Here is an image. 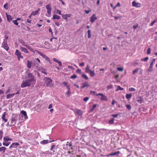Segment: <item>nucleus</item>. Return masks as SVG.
I'll list each match as a JSON object with an SVG mask.
<instances>
[{"label": "nucleus", "mask_w": 157, "mask_h": 157, "mask_svg": "<svg viewBox=\"0 0 157 157\" xmlns=\"http://www.w3.org/2000/svg\"><path fill=\"white\" fill-rule=\"evenodd\" d=\"M56 13H58L59 14L62 15V14H61V12L59 10H56Z\"/></svg>", "instance_id": "bf43d9fd"}, {"label": "nucleus", "mask_w": 157, "mask_h": 157, "mask_svg": "<svg viewBox=\"0 0 157 157\" xmlns=\"http://www.w3.org/2000/svg\"><path fill=\"white\" fill-rule=\"evenodd\" d=\"M19 41L21 43V44H22L23 45L25 46L26 47V46H27L26 44L25 43L24 41L21 39H20L19 40Z\"/></svg>", "instance_id": "bb28decb"}, {"label": "nucleus", "mask_w": 157, "mask_h": 157, "mask_svg": "<svg viewBox=\"0 0 157 157\" xmlns=\"http://www.w3.org/2000/svg\"><path fill=\"white\" fill-rule=\"evenodd\" d=\"M90 75L91 77H94L95 75V74L94 71H91L90 73Z\"/></svg>", "instance_id": "c85d7f7f"}, {"label": "nucleus", "mask_w": 157, "mask_h": 157, "mask_svg": "<svg viewBox=\"0 0 157 157\" xmlns=\"http://www.w3.org/2000/svg\"><path fill=\"white\" fill-rule=\"evenodd\" d=\"M21 54V53L18 50H17V49L16 50V52H15V54L17 56H19V55Z\"/></svg>", "instance_id": "72a5a7b5"}, {"label": "nucleus", "mask_w": 157, "mask_h": 157, "mask_svg": "<svg viewBox=\"0 0 157 157\" xmlns=\"http://www.w3.org/2000/svg\"><path fill=\"white\" fill-rule=\"evenodd\" d=\"M119 114L120 113L117 114H113L111 115V116L113 117L114 118H116L117 117Z\"/></svg>", "instance_id": "c03bdc74"}, {"label": "nucleus", "mask_w": 157, "mask_h": 157, "mask_svg": "<svg viewBox=\"0 0 157 157\" xmlns=\"http://www.w3.org/2000/svg\"><path fill=\"white\" fill-rule=\"evenodd\" d=\"M76 113L79 116L81 115L82 114V112L80 110L77 109H76Z\"/></svg>", "instance_id": "f3484780"}, {"label": "nucleus", "mask_w": 157, "mask_h": 157, "mask_svg": "<svg viewBox=\"0 0 157 157\" xmlns=\"http://www.w3.org/2000/svg\"><path fill=\"white\" fill-rule=\"evenodd\" d=\"M19 145V144L17 143V142H14L9 147V149H11L12 148H15L17 147V146H18Z\"/></svg>", "instance_id": "423d86ee"}, {"label": "nucleus", "mask_w": 157, "mask_h": 157, "mask_svg": "<svg viewBox=\"0 0 157 157\" xmlns=\"http://www.w3.org/2000/svg\"><path fill=\"white\" fill-rule=\"evenodd\" d=\"M129 90L130 91H134L136 90L133 87H131L129 89Z\"/></svg>", "instance_id": "de8ad7c7"}, {"label": "nucleus", "mask_w": 157, "mask_h": 157, "mask_svg": "<svg viewBox=\"0 0 157 157\" xmlns=\"http://www.w3.org/2000/svg\"><path fill=\"white\" fill-rule=\"evenodd\" d=\"M46 8L47 9V13L49 15L51 14V11L52 10V7L50 4H48L46 6Z\"/></svg>", "instance_id": "20e7f679"}, {"label": "nucleus", "mask_w": 157, "mask_h": 157, "mask_svg": "<svg viewBox=\"0 0 157 157\" xmlns=\"http://www.w3.org/2000/svg\"><path fill=\"white\" fill-rule=\"evenodd\" d=\"M97 105V104L94 105L92 106V108L90 110V112H93L94 110V109L96 107Z\"/></svg>", "instance_id": "2f4dec72"}, {"label": "nucleus", "mask_w": 157, "mask_h": 157, "mask_svg": "<svg viewBox=\"0 0 157 157\" xmlns=\"http://www.w3.org/2000/svg\"><path fill=\"white\" fill-rule=\"evenodd\" d=\"M157 21V20H154L153 21H152L150 25V26H153L154 24Z\"/></svg>", "instance_id": "a18cd8bd"}, {"label": "nucleus", "mask_w": 157, "mask_h": 157, "mask_svg": "<svg viewBox=\"0 0 157 157\" xmlns=\"http://www.w3.org/2000/svg\"><path fill=\"white\" fill-rule=\"evenodd\" d=\"M82 78H84L85 80H88L89 78L85 74H82L81 75Z\"/></svg>", "instance_id": "393cba45"}, {"label": "nucleus", "mask_w": 157, "mask_h": 157, "mask_svg": "<svg viewBox=\"0 0 157 157\" xmlns=\"http://www.w3.org/2000/svg\"><path fill=\"white\" fill-rule=\"evenodd\" d=\"M59 64V66L60 67H61L62 66V64L61 62L59 60V61L57 63Z\"/></svg>", "instance_id": "6e6d98bb"}, {"label": "nucleus", "mask_w": 157, "mask_h": 157, "mask_svg": "<svg viewBox=\"0 0 157 157\" xmlns=\"http://www.w3.org/2000/svg\"><path fill=\"white\" fill-rule=\"evenodd\" d=\"M45 59L46 60H47L48 61H49L50 63H51V62H50V59H49V58L47 56H46V57L45 56Z\"/></svg>", "instance_id": "69168bd1"}, {"label": "nucleus", "mask_w": 157, "mask_h": 157, "mask_svg": "<svg viewBox=\"0 0 157 157\" xmlns=\"http://www.w3.org/2000/svg\"><path fill=\"white\" fill-rule=\"evenodd\" d=\"M153 63H152V62H151L150 66L148 70V71L149 72H151V71L153 70Z\"/></svg>", "instance_id": "aec40b11"}, {"label": "nucleus", "mask_w": 157, "mask_h": 157, "mask_svg": "<svg viewBox=\"0 0 157 157\" xmlns=\"http://www.w3.org/2000/svg\"><path fill=\"white\" fill-rule=\"evenodd\" d=\"M89 99V98L88 97H86L84 98L83 101H86L87 100H88Z\"/></svg>", "instance_id": "4d7b16f0"}, {"label": "nucleus", "mask_w": 157, "mask_h": 157, "mask_svg": "<svg viewBox=\"0 0 157 157\" xmlns=\"http://www.w3.org/2000/svg\"><path fill=\"white\" fill-rule=\"evenodd\" d=\"M137 101L139 103L141 104L143 101V99L141 97H140V99L137 100Z\"/></svg>", "instance_id": "7c9ffc66"}, {"label": "nucleus", "mask_w": 157, "mask_h": 157, "mask_svg": "<svg viewBox=\"0 0 157 157\" xmlns=\"http://www.w3.org/2000/svg\"><path fill=\"white\" fill-rule=\"evenodd\" d=\"M52 152H50L49 154L50 155H53L55 154V153L56 152V151H55V149L53 150Z\"/></svg>", "instance_id": "79ce46f5"}, {"label": "nucleus", "mask_w": 157, "mask_h": 157, "mask_svg": "<svg viewBox=\"0 0 157 157\" xmlns=\"http://www.w3.org/2000/svg\"><path fill=\"white\" fill-rule=\"evenodd\" d=\"M53 60L54 61H55L56 62H57V63L59 61V60H58V59H56V58H53Z\"/></svg>", "instance_id": "774afa93"}, {"label": "nucleus", "mask_w": 157, "mask_h": 157, "mask_svg": "<svg viewBox=\"0 0 157 157\" xmlns=\"http://www.w3.org/2000/svg\"><path fill=\"white\" fill-rule=\"evenodd\" d=\"M11 123L12 124L13 123V124L10 125V126H11L12 125L14 126L16 124L15 122L17 121V118L15 116L14 117H12L11 119Z\"/></svg>", "instance_id": "0eeeda50"}, {"label": "nucleus", "mask_w": 157, "mask_h": 157, "mask_svg": "<svg viewBox=\"0 0 157 157\" xmlns=\"http://www.w3.org/2000/svg\"><path fill=\"white\" fill-rule=\"evenodd\" d=\"M10 143L9 142H5L4 141L2 143V144L3 145H4V146L7 147L9 145Z\"/></svg>", "instance_id": "cd10ccee"}, {"label": "nucleus", "mask_w": 157, "mask_h": 157, "mask_svg": "<svg viewBox=\"0 0 157 157\" xmlns=\"http://www.w3.org/2000/svg\"><path fill=\"white\" fill-rule=\"evenodd\" d=\"M120 152L119 151H118L116 152H115L113 153H111L110 154H109L108 155V156H112V155H117L118 156V155L120 154Z\"/></svg>", "instance_id": "9b49d317"}, {"label": "nucleus", "mask_w": 157, "mask_h": 157, "mask_svg": "<svg viewBox=\"0 0 157 157\" xmlns=\"http://www.w3.org/2000/svg\"><path fill=\"white\" fill-rule=\"evenodd\" d=\"M17 21L16 20H14L13 21V22L16 25H17L18 27H20V26H18V23Z\"/></svg>", "instance_id": "49530a36"}, {"label": "nucleus", "mask_w": 157, "mask_h": 157, "mask_svg": "<svg viewBox=\"0 0 157 157\" xmlns=\"http://www.w3.org/2000/svg\"><path fill=\"white\" fill-rule=\"evenodd\" d=\"M5 116L4 115H2V118L3 121H4L5 122H6L7 121V119H5Z\"/></svg>", "instance_id": "58836bf2"}, {"label": "nucleus", "mask_w": 157, "mask_h": 157, "mask_svg": "<svg viewBox=\"0 0 157 157\" xmlns=\"http://www.w3.org/2000/svg\"><path fill=\"white\" fill-rule=\"evenodd\" d=\"M44 80L46 82V86H52V81L48 77H45Z\"/></svg>", "instance_id": "f03ea898"}, {"label": "nucleus", "mask_w": 157, "mask_h": 157, "mask_svg": "<svg viewBox=\"0 0 157 157\" xmlns=\"http://www.w3.org/2000/svg\"><path fill=\"white\" fill-rule=\"evenodd\" d=\"M132 96L131 94H127L126 95V98L127 99H129Z\"/></svg>", "instance_id": "473e14b6"}, {"label": "nucleus", "mask_w": 157, "mask_h": 157, "mask_svg": "<svg viewBox=\"0 0 157 157\" xmlns=\"http://www.w3.org/2000/svg\"><path fill=\"white\" fill-rule=\"evenodd\" d=\"M21 113L24 116V118L25 119H26L28 118V117L27 115L26 112L24 110H22L21 111Z\"/></svg>", "instance_id": "ddd939ff"}, {"label": "nucleus", "mask_w": 157, "mask_h": 157, "mask_svg": "<svg viewBox=\"0 0 157 157\" xmlns=\"http://www.w3.org/2000/svg\"><path fill=\"white\" fill-rule=\"evenodd\" d=\"M55 141L54 140H44L42 141H41L40 142V144L42 145H44L45 144H47L51 143L52 142H54Z\"/></svg>", "instance_id": "39448f33"}, {"label": "nucleus", "mask_w": 157, "mask_h": 157, "mask_svg": "<svg viewBox=\"0 0 157 157\" xmlns=\"http://www.w3.org/2000/svg\"><path fill=\"white\" fill-rule=\"evenodd\" d=\"M91 11L90 10H85V12L87 13L88 14L90 13V12Z\"/></svg>", "instance_id": "338daca9"}, {"label": "nucleus", "mask_w": 157, "mask_h": 157, "mask_svg": "<svg viewBox=\"0 0 157 157\" xmlns=\"http://www.w3.org/2000/svg\"><path fill=\"white\" fill-rule=\"evenodd\" d=\"M3 134V132L2 130H0V140L2 139V138Z\"/></svg>", "instance_id": "ea45409f"}, {"label": "nucleus", "mask_w": 157, "mask_h": 157, "mask_svg": "<svg viewBox=\"0 0 157 157\" xmlns=\"http://www.w3.org/2000/svg\"><path fill=\"white\" fill-rule=\"evenodd\" d=\"M132 6L133 7H140L141 6V4L134 1L132 2Z\"/></svg>", "instance_id": "6e6552de"}, {"label": "nucleus", "mask_w": 157, "mask_h": 157, "mask_svg": "<svg viewBox=\"0 0 157 157\" xmlns=\"http://www.w3.org/2000/svg\"><path fill=\"white\" fill-rule=\"evenodd\" d=\"M32 62L29 60H28L27 61V67L29 68H31L32 66Z\"/></svg>", "instance_id": "5701e85b"}, {"label": "nucleus", "mask_w": 157, "mask_h": 157, "mask_svg": "<svg viewBox=\"0 0 157 157\" xmlns=\"http://www.w3.org/2000/svg\"><path fill=\"white\" fill-rule=\"evenodd\" d=\"M126 106L127 109L128 110H130L131 109L132 107L130 105H126Z\"/></svg>", "instance_id": "a19ab883"}, {"label": "nucleus", "mask_w": 157, "mask_h": 157, "mask_svg": "<svg viewBox=\"0 0 157 157\" xmlns=\"http://www.w3.org/2000/svg\"><path fill=\"white\" fill-rule=\"evenodd\" d=\"M26 47L28 49L31 51L32 52H33L34 53L35 52L33 49L32 48H31V47L27 45L26 46Z\"/></svg>", "instance_id": "c756f323"}, {"label": "nucleus", "mask_w": 157, "mask_h": 157, "mask_svg": "<svg viewBox=\"0 0 157 157\" xmlns=\"http://www.w3.org/2000/svg\"><path fill=\"white\" fill-rule=\"evenodd\" d=\"M90 68L89 67L88 65H87V67H86V72L87 73H90V72L91 71Z\"/></svg>", "instance_id": "4be33fe9"}, {"label": "nucleus", "mask_w": 157, "mask_h": 157, "mask_svg": "<svg viewBox=\"0 0 157 157\" xmlns=\"http://www.w3.org/2000/svg\"><path fill=\"white\" fill-rule=\"evenodd\" d=\"M66 94H67V95H68V97H69L71 94L70 91H69V90H68L67 92H66Z\"/></svg>", "instance_id": "0e129e2a"}, {"label": "nucleus", "mask_w": 157, "mask_h": 157, "mask_svg": "<svg viewBox=\"0 0 157 157\" xmlns=\"http://www.w3.org/2000/svg\"><path fill=\"white\" fill-rule=\"evenodd\" d=\"M62 17H63V18L64 19H65L66 20H67V17L66 15H63V14H62Z\"/></svg>", "instance_id": "603ef678"}, {"label": "nucleus", "mask_w": 157, "mask_h": 157, "mask_svg": "<svg viewBox=\"0 0 157 157\" xmlns=\"http://www.w3.org/2000/svg\"><path fill=\"white\" fill-rule=\"evenodd\" d=\"M52 18L53 19H57V20H59L60 18V17L56 14H54Z\"/></svg>", "instance_id": "412c9836"}, {"label": "nucleus", "mask_w": 157, "mask_h": 157, "mask_svg": "<svg viewBox=\"0 0 157 157\" xmlns=\"http://www.w3.org/2000/svg\"><path fill=\"white\" fill-rule=\"evenodd\" d=\"M138 26V25L137 24H136V25H133V27L134 29H135L137 28Z\"/></svg>", "instance_id": "052dcab7"}, {"label": "nucleus", "mask_w": 157, "mask_h": 157, "mask_svg": "<svg viewBox=\"0 0 157 157\" xmlns=\"http://www.w3.org/2000/svg\"><path fill=\"white\" fill-rule=\"evenodd\" d=\"M8 3H6L3 6L4 8L6 10H7L8 9Z\"/></svg>", "instance_id": "4c0bfd02"}, {"label": "nucleus", "mask_w": 157, "mask_h": 157, "mask_svg": "<svg viewBox=\"0 0 157 157\" xmlns=\"http://www.w3.org/2000/svg\"><path fill=\"white\" fill-rule=\"evenodd\" d=\"M115 120L114 118H112L109 121L108 123L109 124H113L114 123V121Z\"/></svg>", "instance_id": "a878e982"}, {"label": "nucleus", "mask_w": 157, "mask_h": 157, "mask_svg": "<svg viewBox=\"0 0 157 157\" xmlns=\"http://www.w3.org/2000/svg\"><path fill=\"white\" fill-rule=\"evenodd\" d=\"M40 55L44 58H45L46 56L42 53H41Z\"/></svg>", "instance_id": "e2e57ef3"}, {"label": "nucleus", "mask_w": 157, "mask_h": 157, "mask_svg": "<svg viewBox=\"0 0 157 157\" xmlns=\"http://www.w3.org/2000/svg\"><path fill=\"white\" fill-rule=\"evenodd\" d=\"M6 15L8 21L10 22L12 20V17L10 15H7V14Z\"/></svg>", "instance_id": "b1692460"}, {"label": "nucleus", "mask_w": 157, "mask_h": 157, "mask_svg": "<svg viewBox=\"0 0 157 157\" xmlns=\"http://www.w3.org/2000/svg\"><path fill=\"white\" fill-rule=\"evenodd\" d=\"M148 57H146L144 58L143 59H141V60L142 61H144V62L147 61L148 60Z\"/></svg>", "instance_id": "37998d69"}, {"label": "nucleus", "mask_w": 157, "mask_h": 157, "mask_svg": "<svg viewBox=\"0 0 157 157\" xmlns=\"http://www.w3.org/2000/svg\"><path fill=\"white\" fill-rule=\"evenodd\" d=\"M26 73H27V76L26 77L25 81H23L21 85V88H25L27 86H30L33 83H35L36 82V79L33 74L26 71Z\"/></svg>", "instance_id": "f257e3e1"}, {"label": "nucleus", "mask_w": 157, "mask_h": 157, "mask_svg": "<svg viewBox=\"0 0 157 157\" xmlns=\"http://www.w3.org/2000/svg\"><path fill=\"white\" fill-rule=\"evenodd\" d=\"M151 49L150 48H148L147 49V54H151Z\"/></svg>", "instance_id": "3c124183"}, {"label": "nucleus", "mask_w": 157, "mask_h": 157, "mask_svg": "<svg viewBox=\"0 0 157 157\" xmlns=\"http://www.w3.org/2000/svg\"><path fill=\"white\" fill-rule=\"evenodd\" d=\"M90 21L93 23L97 19V18L95 16V14H94L90 18Z\"/></svg>", "instance_id": "1a4fd4ad"}, {"label": "nucleus", "mask_w": 157, "mask_h": 157, "mask_svg": "<svg viewBox=\"0 0 157 157\" xmlns=\"http://www.w3.org/2000/svg\"><path fill=\"white\" fill-rule=\"evenodd\" d=\"M140 68H137L133 71V74L134 75L135 73H137Z\"/></svg>", "instance_id": "c9c22d12"}, {"label": "nucleus", "mask_w": 157, "mask_h": 157, "mask_svg": "<svg viewBox=\"0 0 157 157\" xmlns=\"http://www.w3.org/2000/svg\"><path fill=\"white\" fill-rule=\"evenodd\" d=\"M88 37L89 38H90L91 37V30H88Z\"/></svg>", "instance_id": "e433bc0d"}, {"label": "nucleus", "mask_w": 157, "mask_h": 157, "mask_svg": "<svg viewBox=\"0 0 157 157\" xmlns=\"http://www.w3.org/2000/svg\"><path fill=\"white\" fill-rule=\"evenodd\" d=\"M20 49L22 52L25 53H28L29 52L26 48L22 47H20Z\"/></svg>", "instance_id": "2eb2a0df"}, {"label": "nucleus", "mask_w": 157, "mask_h": 157, "mask_svg": "<svg viewBox=\"0 0 157 157\" xmlns=\"http://www.w3.org/2000/svg\"><path fill=\"white\" fill-rule=\"evenodd\" d=\"M77 78V75L75 74H74L72 76H71L70 77V78L74 79L76 78Z\"/></svg>", "instance_id": "8fccbe9b"}, {"label": "nucleus", "mask_w": 157, "mask_h": 157, "mask_svg": "<svg viewBox=\"0 0 157 157\" xmlns=\"http://www.w3.org/2000/svg\"><path fill=\"white\" fill-rule=\"evenodd\" d=\"M6 148L4 147H0V152H2V153H4L5 152V151Z\"/></svg>", "instance_id": "a211bd4d"}, {"label": "nucleus", "mask_w": 157, "mask_h": 157, "mask_svg": "<svg viewBox=\"0 0 157 157\" xmlns=\"http://www.w3.org/2000/svg\"><path fill=\"white\" fill-rule=\"evenodd\" d=\"M15 95V93L9 94L6 95V98L9 99L13 97Z\"/></svg>", "instance_id": "dca6fc26"}, {"label": "nucleus", "mask_w": 157, "mask_h": 157, "mask_svg": "<svg viewBox=\"0 0 157 157\" xmlns=\"http://www.w3.org/2000/svg\"><path fill=\"white\" fill-rule=\"evenodd\" d=\"M117 69L118 71H123V68H122V67H118L117 68Z\"/></svg>", "instance_id": "13d9d810"}, {"label": "nucleus", "mask_w": 157, "mask_h": 157, "mask_svg": "<svg viewBox=\"0 0 157 157\" xmlns=\"http://www.w3.org/2000/svg\"><path fill=\"white\" fill-rule=\"evenodd\" d=\"M17 58L18 60H19L21 58H23V57L21 56V54H20L19 55V56H17Z\"/></svg>", "instance_id": "5fc2aeb1"}, {"label": "nucleus", "mask_w": 157, "mask_h": 157, "mask_svg": "<svg viewBox=\"0 0 157 157\" xmlns=\"http://www.w3.org/2000/svg\"><path fill=\"white\" fill-rule=\"evenodd\" d=\"M12 140L8 136H6L3 138V141L5 142H8L9 141Z\"/></svg>", "instance_id": "4468645a"}, {"label": "nucleus", "mask_w": 157, "mask_h": 157, "mask_svg": "<svg viewBox=\"0 0 157 157\" xmlns=\"http://www.w3.org/2000/svg\"><path fill=\"white\" fill-rule=\"evenodd\" d=\"M40 10V9L39 8L38 10L33 11L31 13V15H33V16L35 15L38 13V12Z\"/></svg>", "instance_id": "6ab92c4d"}, {"label": "nucleus", "mask_w": 157, "mask_h": 157, "mask_svg": "<svg viewBox=\"0 0 157 157\" xmlns=\"http://www.w3.org/2000/svg\"><path fill=\"white\" fill-rule=\"evenodd\" d=\"M82 86H81V87L82 88H84L86 87H88L89 86L87 82H86L82 84Z\"/></svg>", "instance_id": "f8f14e48"}, {"label": "nucleus", "mask_w": 157, "mask_h": 157, "mask_svg": "<svg viewBox=\"0 0 157 157\" xmlns=\"http://www.w3.org/2000/svg\"><path fill=\"white\" fill-rule=\"evenodd\" d=\"M120 6V3L119 2H118V3L117 4V5L116 6L113 8V9H115L116 8V7H117Z\"/></svg>", "instance_id": "680f3d73"}, {"label": "nucleus", "mask_w": 157, "mask_h": 157, "mask_svg": "<svg viewBox=\"0 0 157 157\" xmlns=\"http://www.w3.org/2000/svg\"><path fill=\"white\" fill-rule=\"evenodd\" d=\"M76 73H78V74H80L81 73V70L80 69H78L76 71Z\"/></svg>", "instance_id": "09e8293b"}, {"label": "nucleus", "mask_w": 157, "mask_h": 157, "mask_svg": "<svg viewBox=\"0 0 157 157\" xmlns=\"http://www.w3.org/2000/svg\"><path fill=\"white\" fill-rule=\"evenodd\" d=\"M98 95H99L101 96L102 97L101 98V100H102L103 101H106L107 100V97L106 96L103 95V94L102 93H99Z\"/></svg>", "instance_id": "9d476101"}, {"label": "nucleus", "mask_w": 157, "mask_h": 157, "mask_svg": "<svg viewBox=\"0 0 157 157\" xmlns=\"http://www.w3.org/2000/svg\"><path fill=\"white\" fill-rule=\"evenodd\" d=\"M124 90V89L123 88L121 87L120 86H118V88H117V90Z\"/></svg>", "instance_id": "864d4df0"}, {"label": "nucleus", "mask_w": 157, "mask_h": 157, "mask_svg": "<svg viewBox=\"0 0 157 157\" xmlns=\"http://www.w3.org/2000/svg\"><path fill=\"white\" fill-rule=\"evenodd\" d=\"M2 47L4 48L7 51H8L9 50V48L7 44V41H6V40L4 39L2 45Z\"/></svg>", "instance_id": "7ed1b4c3"}, {"label": "nucleus", "mask_w": 157, "mask_h": 157, "mask_svg": "<svg viewBox=\"0 0 157 157\" xmlns=\"http://www.w3.org/2000/svg\"><path fill=\"white\" fill-rule=\"evenodd\" d=\"M93 94V95H96V96H98L99 95H98V94H97L96 92L94 91H90V94Z\"/></svg>", "instance_id": "f704fd0d"}]
</instances>
